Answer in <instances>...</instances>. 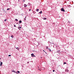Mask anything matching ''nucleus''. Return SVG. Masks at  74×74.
<instances>
[{
  "instance_id": "obj_1",
  "label": "nucleus",
  "mask_w": 74,
  "mask_h": 74,
  "mask_svg": "<svg viewBox=\"0 0 74 74\" xmlns=\"http://www.w3.org/2000/svg\"><path fill=\"white\" fill-rule=\"evenodd\" d=\"M61 11H63V12H65V10H64V9H63V8H62L61 9Z\"/></svg>"
},
{
  "instance_id": "obj_2",
  "label": "nucleus",
  "mask_w": 74,
  "mask_h": 74,
  "mask_svg": "<svg viewBox=\"0 0 74 74\" xmlns=\"http://www.w3.org/2000/svg\"><path fill=\"white\" fill-rule=\"evenodd\" d=\"M31 55L32 56V57H36V56L34 55V54L32 53Z\"/></svg>"
},
{
  "instance_id": "obj_3",
  "label": "nucleus",
  "mask_w": 74,
  "mask_h": 74,
  "mask_svg": "<svg viewBox=\"0 0 74 74\" xmlns=\"http://www.w3.org/2000/svg\"><path fill=\"white\" fill-rule=\"evenodd\" d=\"M24 7H26L27 6V5L26 4H25L24 5Z\"/></svg>"
},
{
  "instance_id": "obj_4",
  "label": "nucleus",
  "mask_w": 74,
  "mask_h": 74,
  "mask_svg": "<svg viewBox=\"0 0 74 74\" xmlns=\"http://www.w3.org/2000/svg\"><path fill=\"white\" fill-rule=\"evenodd\" d=\"M16 48V49H17V50H18V51H19V48H18V47H15Z\"/></svg>"
},
{
  "instance_id": "obj_5",
  "label": "nucleus",
  "mask_w": 74,
  "mask_h": 74,
  "mask_svg": "<svg viewBox=\"0 0 74 74\" xmlns=\"http://www.w3.org/2000/svg\"><path fill=\"white\" fill-rule=\"evenodd\" d=\"M57 53H59V54L60 53V51H57Z\"/></svg>"
},
{
  "instance_id": "obj_6",
  "label": "nucleus",
  "mask_w": 74,
  "mask_h": 74,
  "mask_svg": "<svg viewBox=\"0 0 74 74\" xmlns=\"http://www.w3.org/2000/svg\"><path fill=\"white\" fill-rule=\"evenodd\" d=\"M2 64H3V62H1L0 63V66H2Z\"/></svg>"
},
{
  "instance_id": "obj_7",
  "label": "nucleus",
  "mask_w": 74,
  "mask_h": 74,
  "mask_svg": "<svg viewBox=\"0 0 74 74\" xmlns=\"http://www.w3.org/2000/svg\"><path fill=\"white\" fill-rule=\"evenodd\" d=\"M18 29L19 30H21V27H18Z\"/></svg>"
},
{
  "instance_id": "obj_8",
  "label": "nucleus",
  "mask_w": 74,
  "mask_h": 74,
  "mask_svg": "<svg viewBox=\"0 0 74 74\" xmlns=\"http://www.w3.org/2000/svg\"><path fill=\"white\" fill-rule=\"evenodd\" d=\"M48 50H49V51L50 52H51V49L49 48L48 49Z\"/></svg>"
},
{
  "instance_id": "obj_9",
  "label": "nucleus",
  "mask_w": 74,
  "mask_h": 74,
  "mask_svg": "<svg viewBox=\"0 0 74 74\" xmlns=\"http://www.w3.org/2000/svg\"><path fill=\"white\" fill-rule=\"evenodd\" d=\"M12 72H14V73L15 72V71L14 70H12Z\"/></svg>"
},
{
  "instance_id": "obj_10",
  "label": "nucleus",
  "mask_w": 74,
  "mask_h": 74,
  "mask_svg": "<svg viewBox=\"0 0 74 74\" xmlns=\"http://www.w3.org/2000/svg\"><path fill=\"white\" fill-rule=\"evenodd\" d=\"M65 71H66V72H69V70H65Z\"/></svg>"
},
{
  "instance_id": "obj_11",
  "label": "nucleus",
  "mask_w": 74,
  "mask_h": 74,
  "mask_svg": "<svg viewBox=\"0 0 74 74\" xmlns=\"http://www.w3.org/2000/svg\"><path fill=\"white\" fill-rule=\"evenodd\" d=\"M39 14H42V11H41L40 12H39Z\"/></svg>"
},
{
  "instance_id": "obj_12",
  "label": "nucleus",
  "mask_w": 74,
  "mask_h": 74,
  "mask_svg": "<svg viewBox=\"0 0 74 74\" xmlns=\"http://www.w3.org/2000/svg\"><path fill=\"white\" fill-rule=\"evenodd\" d=\"M19 22L20 23H22V21H19Z\"/></svg>"
},
{
  "instance_id": "obj_13",
  "label": "nucleus",
  "mask_w": 74,
  "mask_h": 74,
  "mask_svg": "<svg viewBox=\"0 0 74 74\" xmlns=\"http://www.w3.org/2000/svg\"><path fill=\"white\" fill-rule=\"evenodd\" d=\"M38 11H39V9H36V11L38 12Z\"/></svg>"
},
{
  "instance_id": "obj_14",
  "label": "nucleus",
  "mask_w": 74,
  "mask_h": 74,
  "mask_svg": "<svg viewBox=\"0 0 74 74\" xmlns=\"http://www.w3.org/2000/svg\"><path fill=\"white\" fill-rule=\"evenodd\" d=\"M46 48L47 49H49V48H48V46H47Z\"/></svg>"
},
{
  "instance_id": "obj_15",
  "label": "nucleus",
  "mask_w": 74,
  "mask_h": 74,
  "mask_svg": "<svg viewBox=\"0 0 74 74\" xmlns=\"http://www.w3.org/2000/svg\"><path fill=\"white\" fill-rule=\"evenodd\" d=\"M17 73L19 74H20V72L19 71H17Z\"/></svg>"
},
{
  "instance_id": "obj_16",
  "label": "nucleus",
  "mask_w": 74,
  "mask_h": 74,
  "mask_svg": "<svg viewBox=\"0 0 74 74\" xmlns=\"http://www.w3.org/2000/svg\"><path fill=\"white\" fill-rule=\"evenodd\" d=\"M44 20H46L47 19V18H43Z\"/></svg>"
},
{
  "instance_id": "obj_17",
  "label": "nucleus",
  "mask_w": 74,
  "mask_h": 74,
  "mask_svg": "<svg viewBox=\"0 0 74 74\" xmlns=\"http://www.w3.org/2000/svg\"><path fill=\"white\" fill-rule=\"evenodd\" d=\"M11 37L12 38H14V36H11Z\"/></svg>"
},
{
  "instance_id": "obj_18",
  "label": "nucleus",
  "mask_w": 74,
  "mask_h": 74,
  "mask_svg": "<svg viewBox=\"0 0 74 74\" xmlns=\"http://www.w3.org/2000/svg\"><path fill=\"white\" fill-rule=\"evenodd\" d=\"M22 16H23V14L22 13L21 14Z\"/></svg>"
},
{
  "instance_id": "obj_19",
  "label": "nucleus",
  "mask_w": 74,
  "mask_h": 74,
  "mask_svg": "<svg viewBox=\"0 0 74 74\" xmlns=\"http://www.w3.org/2000/svg\"><path fill=\"white\" fill-rule=\"evenodd\" d=\"M15 20H16V21H18V20L16 19Z\"/></svg>"
},
{
  "instance_id": "obj_20",
  "label": "nucleus",
  "mask_w": 74,
  "mask_h": 74,
  "mask_svg": "<svg viewBox=\"0 0 74 74\" xmlns=\"http://www.w3.org/2000/svg\"><path fill=\"white\" fill-rule=\"evenodd\" d=\"M26 17H25V19H24V20H25V21H26Z\"/></svg>"
},
{
  "instance_id": "obj_21",
  "label": "nucleus",
  "mask_w": 74,
  "mask_h": 74,
  "mask_svg": "<svg viewBox=\"0 0 74 74\" xmlns=\"http://www.w3.org/2000/svg\"><path fill=\"white\" fill-rule=\"evenodd\" d=\"M66 64V62H64V64Z\"/></svg>"
},
{
  "instance_id": "obj_22",
  "label": "nucleus",
  "mask_w": 74,
  "mask_h": 74,
  "mask_svg": "<svg viewBox=\"0 0 74 74\" xmlns=\"http://www.w3.org/2000/svg\"><path fill=\"white\" fill-rule=\"evenodd\" d=\"M7 21V19H5L4 20V21L5 22V21Z\"/></svg>"
},
{
  "instance_id": "obj_23",
  "label": "nucleus",
  "mask_w": 74,
  "mask_h": 74,
  "mask_svg": "<svg viewBox=\"0 0 74 74\" xmlns=\"http://www.w3.org/2000/svg\"><path fill=\"white\" fill-rule=\"evenodd\" d=\"M10 10V8H8L7 9V10Z\"/></svg>"
},
{
  "instance_id": "obj_24",
  "label": "nucleus",
  "mask_w": 74,
  "mask_h": 74,
  "mask_svg": "<svg viewBox=\"0 0 74 74\" xmlns=\"http://www.w3.org/2000/svg\"><path fill=\"white\" fill-rule=\"evenodd\" d=\"M14 73H16V74H17V72H16V71H15V72H14Z\"/></svg>"
},
{
  "instance_id": "obj_25",
  "label": "nucleus",
  "mask_w": 74,
  "mask_h": 74,
  "mask_svg": "<svg viewBox=\"0 0 74 74\" xmlns=\"http://www.w3.org/2000/svg\"><path fill=\"white\" fill-rule=\"evenodd\" d=\"M27 63L28 64H29V62H27Z\"/></svg>"
},
{
  "instance_id": "obj_26",
  "label": "nucleus",
  "mask_w": 74,
  "mask_h": 74,
  "mask_svg": "<svg viewBox=\"0 0 74 74\" xmlns=\"http://www.w3.org/2000/svg\"><path fill=\"white\" fill-rule=\"evenodd\" d=\"M53 72H55V70H53Z\"/></svg>"
},
{
  "instance_id": "obj_27",
  "label": "nucleus",
  "mask_w": 74,
  "mask_h": 74,
  "mask_svg": "<svg viewBox=\"0 0 74 74\" xmlns=\"http://www.w3.org/2000/svg\"><path fill=\"white\" fill-rule=\"evenodd\" d=\"M68 23H70V21H68Z\"/></svg>"
},
{
  "instance_id": "obj_28",
  "label": "nucleus",
  "mask_w": 74,
  "mask_h": 74,
  "mask_svg": "<svg viewBox=\"0 0 74 74\" xmlns=\"http://www.w3.org/2000/svg\"><path fill=\"white\" fill-rule=\"evenodd\" d=\"M14 27H16V25H14Z\"/></svg>"
},
{
  "instance_id": "obj_29",
  "label": "nucleus",
  "mask_w": 74,
  "mask_h": 74,
  "mask_svg": "<svg viewBox=\"0 0 74 74\" xmlns=\"http://www.w3.org/2000/svg\"><path fill=\"white\" fill-rule=\"evenodd\" d=\"M23 1L24 2H25V0H23Z\"/></svg>"
},
{
  "instance_id": "obj_30",
  "label": "nucleus",
  "mask_w": 74,
  "mask_h": 74,
  "mask_svg": "<svg viewBox=\"0 0 74 74\" xmlns=\"http://www.w3.org/2000/svg\"><path fill=\"white\" fill-rule=\"evenodd\" d=\"M9 56H11V55H8Z\"/></svg>"
},
{
  "instance_id": "obj_31",
  "label": "nucleus",
  "mask_w": 74,
  "mask_h": 74,
  "mask_svg": "<svg viewBox=\"0 0 74 74\" xmlns=\"http://www.w3.org/2000/svg\"><path fill=\"white\" fill-rule=\"evenodd\" d=\"M43 52H45V51H44V50H43Z\"/></svg>"
},
{
  "instance_id": "obj_32",
  "label": "nucleus",
  "mask_w": 74,
  "mask_h": 74,
  "mask_svg": "<svg viewBox=\"0 0 74 74\" xmlns=\"http://www.w3.org/2000/svg\"><path fill=\"white\" fill-rule=\"evenodd\" d=\"M39 70H40V71H41V69H39Z\"/></svg>"
},
{
  "instance_id": "obj_33",
  "label": "nucleus",
  "mask_w": 74,
  "mask_h": 74,
  "mask_svg": "<svg viewBox=\"0 0 74 74\" xmlns=\"http://www.w3.org/2000/svg\"><path fill=\"white\" fill-rule=\"evenodd\" d=\"M29 11H31V9H29Z\"/></svg>"
},
{
  "instance_id": "obj_34",
  "label": "nucleus",
  "mask_w": 74,
  "mask_h": 74,
  "mask_svg": "<svg viewBox=\"0 0 74 74\" xmlns=\"http://www.w3.org/2000/svg\"><path fill=\"white\" fill-rule=\"evenodd\" d=\"M45 53H46V52H45Z\"/></svg>"
},
{
  "instance_id": "obj_35",
  "label": "nucleus",
  "mask_w": 74,
  "mask_h": 74,
  "mask_svg": "<svg viewBox=\"0 0 74 74\" xmlns=\"http://www.w3.org/2000/svg\"><path fill=\"white\" fill-rule=\"evenodd\" d=\"M69 0H68V1H69Z\"/></svg>"
},
{
  "instance_id": "obj_36",
  "label": "nucleus",
  "mask_w": 74,
  "mask_h": 74,
  "mask_svg": "<svg viewBox=\"0 0 74 74\" xmlns=\"http://www.w3.org/2000/svg\"><path fill=\"white\" fill-rule=\"evenodd\" d=\"M18 1H19V0H18Z\"/></svg>"
},
{
  "instance_id": "obj_37",
  "label": "nucleus",
  "mask_w": 74,
  "mask_h": 74,
  "mask_svg": "<svg viewBox=\"0 0 74 74\" xmlns=\"http://www.w3.org/2000/svg\"><path fill=\"white\" fill-rule=\"evenodd\" d=\"M41 58H42V57H41Z\"/></svg>"
}]
</instances>
